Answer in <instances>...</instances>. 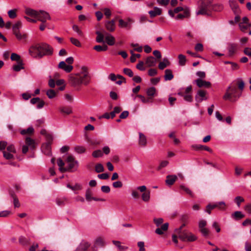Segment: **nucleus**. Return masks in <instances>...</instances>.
I'll list each match as a JSON object with an SVG mask.
<instances>
[{
    "label": "nucleus",
    "instance_id": "obj_1",
    "mask_svg": "<svg viewBox=\"0 0 251 251\" xmlns=\"http://www.w3.org/2000/svg\"><path fill=\"white\" fill-rule=\"evenodd\" d=\"M91 76L88 68L82 66L79 72L69 75L68 83L72 87L78 89L82 85H89L91 82Z\"/></svg>",
    "mask_w": 251,
    "mask_h": 251
},
{
    "label": "nucleus",
    "instance_id": "obj_2",
    "mask_svg": "<svg viewBox=\"0 0 251 251\" xmlns=\"http://www.w3.org/2000/svg\"><path fill=\"white\" fill-rule=\"evenodd\" d=\"M241 96V92L238 90L236 85L231 84L226 89L223 99L233 102L236 101Z\"/></svg>",
    "mask_w": 251,
    "mask_h": 251
},
{
    "label": "nucleus",
    "instance_id": "obj_3",
    "mask_svg": "<svg viewBox=\"0 0 251 251\" xmlns=\"http://www.w3.org/2000/svg\"><path fill=\"white\" fill-rule=\"evenodd\" d=\"M25 12L28 15L37 18V20L41 21L43 23H46L47 20L50 19L49 14L44 11L41 10L38 11L29 8H27L25 9Z\"/></svg>",
    "mask_w": 251,
    "mask_h": 251
},
{
    "label": "nucleus",
    "instance_id": "obj_4",
    "mask_svg": "<svg viewBox=\"0 0 251 251\" xmlns=\"http://www.w3.org/2000/svg\"><path fill=\"white\" fill-rule=\"evenodd\" d=\"M178 237L183 241L193 242L197 240V237L187 231H180V228H177L175 231Z\"/></svg>",
    "mask_w": 251,
    "mask_h": 251
},
{
    "label": "nucleus",
    "instance_id": "obj_5",
    "mask_svg": "<svg viewBox=\"0 0 251 251\" xmlns=\"http://www.w3.org/2000/svg\"><path fill=\"white\" fill-rule=\"evenodd\" d=\"M41 44H37L30 46L28 50L30 55L34 58H42L41 53Z\"/></svg>",
    "mask_w": 251,
    "mask_h": 251
},
{
    "label": "nucleus",
    "instance_id": "obj_6",
    "mask_svg": "<svg viewBox=\"0 0 251 251\" xmlns=\"http://www.w3.org/2000/svg\"><path fill=\"white\" fill-rule=\"evenodd\" d=\"M216 208H218L220 210H225L226 208V204L224 201L209 204L206 206L205 211L210 214H211V210Z\"/></svg>",
    "mask_w": 251,
    "mask_h": 251
},
{
    "label": "nucleus",
    "instance_id": "obj_7",
    "mask_svg": "<svg viewBox=\"0 0 251 251\" xmlns=\"http://www.w3.org/2000/svg\"><path fill=\"white\" fill-rule=\"evenodd\" d=\"M41 53L42 58L44 56L51 55L53 53V49L48 44L41 43Z\"/></svg>",
    "mask_w": 251,
    "mask_h": 251
},
{
    "label": "nucleus",
    "instance_id": "obj_8",
    "mask_svg": "<svg viewBox=\"0 0 251 251\" xmlns=\"http://www.w3.org/2000/svg\"><path fill=\"white\" fill-rule=\"evenodd\" d=\"M13 34L18 41L23 43H26L27 42L28 35L26 33L21 32L20 30L15 32Z\"/></svg>",
    "mask_w": 251,
    "mask_h": 251
},
{
    "label": "nucleus",
    "instance_id": "obj_9",
    "mask_svg": "<svg viewBox=\"0 0 251 251\" xmlns=\"http://www.w3.org/2000/svg\"><path fill=\"white\" fill-rule=\"evenodd\" d=\"M66 162L69 164L68 168H67V171H70L75 167L78 166L77 161L75 160V157L71 155L67 157Z\"/></svg>",
    "mask_w": 251,
    "mask_h": 251
},
{
    "label": "nucleus",
    "instance_id": "obj_10",
    "mask_svg": "<svg viewBox=\"0 0 251 251\" xmlns=\"http://www.w3.org/2000/svg\"><path fill=\"white\" fill-rule=\"evenodd\" d=\"M104 245L105 242L103 238L98 237L95 240L93 247H92L93 251H97V247H103Z\"/></svg>",
    "mask_w": 251,
    "mask_h": 251
},
{
    "label": "nucleus",
    "instance_id": "obj_11",
    "mask_svg": "<svg viewBox=\"0 0 251 251\" xmlns=\"http://www.w3.org/2000/svg\"><path fill=\"white\" fill-rule=\"evenodd\" d=\"M211 2L210 1L207 4L203 3L200 10L197 11V15H208V10L210 8Z\"/></svg>",
    "mask_w": 251,
    "mask_h": 251
},
{
    "label": "nucleus",
    "instance_id": "obj_12",
    "mask_svg": "<svg viewBox=\"0 0 251 251\" xmlns=\"http://www.w3.org/2000/svg\"><path fill=\"white\" fill-rule=\"evenodd\" d=\"M206 92L203 90H199L195 96V100L198 102H201L204 100H207L205 97Z\"/></svg>",
    "mask_w": 251,
    "mask_h": 251
},
{
    "label": "nucleus",
    "instance_id": "obj_13",
    "mask_svg": "<svg viewBox=\"0 0 251 251\" xmlns=\"http://www.w3.org/2000/svg\"><path fill=\"white\" fill-rule=\"evenodd\" d=\"M195 82L196 83L197 85L199 88L205 87V88H209L210 87L211 84L209 81H206L202 80V79L198 78L195 80Z\"/></svg>",
    "mask_w": 251,
    "mask_h": 251
},
{
    "label": "nucleus",
    "instance_id": "obj_14",
    "mask_svg": "<svg viewBox=\"0 0 251 251\" xmlns=\"http://www.w3.org/2000/svg\"><path fill=\"white\" fill-rule=\"evenodd\" d=\"M58 68L64 70L67 73L71 72L73 69V66L67 65L64 61H61L59 63Z\"/></svg>",
    "mask_w": 251,
    "mask_h": 251
},
{
    "label": "nucleus",
    "instance_id": "obj_15",
    "mask_svg": "<svg viewBox=\"0 0 251 251\" xmlns=\"http://www.w3.org/2000/svg\"><path fill=\"white\" fill-rule=\"evenodd\" d=\"M238 45L235 43H230L228 45L227 50L229 56H232L237 50Z\"/></svg>",
    "mask_w": 251,
    "mask_h": 251
},
{
    "label": "nucleus",
    "instance_id": "obj_16",
    "mask_svg": "<svg viewBox=\"0 0 251 251\" xmlns=\"http://www.w3.org/2000/svg\"><path fill=\"white\" fill-rule=\"evenodd\" d=\"M138 144L140 147H144L147 144V139L146 136L142 133H139Z\"/></svg>",
    "mask_w": 251,
    "mask_h": 251
},
{
    "label": "nucleus",
    "instance_id": "obj_17",
    "mask_svg": "<svg viewBox=\"0 0 251 251\" xmlns=\"http://www.w3.org/2000/svg\"><path fill=\"white\" fill-rule=\"evenodd\" d=\"M106 29L110 32H113L115 29V21L114 20L107 21L105 23Z\"/></svg>",
    "mask_w": 251,
    "mask_h": 251
},
{
    "label": "nucleus",
    "instance_id": "obj_18",
    "mask_svg": "<svg viewBox=\"0 0 251 251\" xmlns=\"http://www.w3.org/2000/svg\"><path fill=\"white\" fill-rule=\"evenodd\" d=\"M90 246V244L88 242L82 241L76 251H86Z\"/></svg>",
    "mask_w": 251,
    "mask_h": 251
},
{
    "label": "nucleus",
    "instance_id": "obj_19",
    "mask_svg": "<svg viewBox=\"0 0 251 251\" xmlns=\"http://www.w3.org/2000/svg\"><path fill=\"white\" fill-rule=\"evenodd\" d=\"M92 192L90 189H88L86 191L85 197L86 199L88 201H90L92 200L96 201H105L104 199H100V200H96V198L93 197L92 196Z\"/></svg>",
    "mask_w": 251,
    "mask_h": 251
},
{
    "label": "nucleus",
    "instance_id": "obj_20",
    "mask_svg": "<svg viewBox=\"0 0 251 251\" xmlns=\"http://www.w3.org/2000/svg\"><path fill=\"white\" fill-rule=\"evenodd\" d=\"M50 145V143H46L42 146V151L47 155L50 156L51 154Z\"/></svg>",
    "mask_w": 251,
    "mask_h": 251
},
{
    "label": "nucleus",
    "instance_id": "obj_21",
    "mask_svg": "<svg viewBox=\"0 0 251 251\" xmlns=\"http://www.w3.org/2000/svg\"><path fill=\"white\" fill-rule=\"evenodd\" d=\"M168 226L169 224L168 223H165L160 227L156 228L155 232L157 234L161 235L163 233V231H166L168 229Z\"/></svg>",
    "mask_w": 251,
    "mask_h": 251
},
{
    "label": "nucleus",
    "instance_id": "obj_22",
    "mask_svg": "<svg viewBox=\"0 0 251 251\" xmlns=\"http://www.w3.org/2000/svg\"><path fill=\"white\" fill-rule=\"evenodd\" d=\"M105 41L109 46H112L115 44V38L111 34L105 33Z\"/></svg>",
    "mask_w": 251,
    "mask_h": 251
},
{
    "label": "nucleus",
    "instance_id": "obj_23",
    "mask_svg": "<svg viewBox=\"0 0 251 251\" xmlns=\"http://www.w3.org/2000/svg\"><path fill=\"white\" fill-rule=\"evenodd\" d=\"M26 145L29 147L31 149H34L36 147L35 141L34 140L31 139L30 137H27L25 138Z\"/></svg>",
    "mask_w": 251,
    "mask_h": 251
},
{
    "label": "nucleus",
    "instance_id": "obj_24",
    "mask_svg": "<svg viewBox=\"0 0 251 251\" xmlns=\"http://www.w3.org/2000/svg\"><path fill=\"white\" fill-rule=\"evenodd\" d=\"M177 176L175 175H168L166 177V183L168 185H173L176 181Z\"/></svg>",
    "mask_w": 251,
    "mask_h": 251
},
{
    "label": "nucleus",
    "instance_id": "obj_25",
    "mask_svg": "<svg viewBox=\"0 0 251 251\" xmlns=\"http://www.w3.org/2000/svg\"><path fill=\"white\" fill-rule=\"evenodd\" d=\"M146 93L148 96L150 98H152V99L156 96L157 94L156 89L154 87H151L148 88L147 90Z\"/></svg>",
    "mask_w": 251,
    "mask_h": 251
},
{
    "label": "nucleus",
    "instance_id": "obj_26",
    "mask_svg": "<svg viewBox=\"0 0 251 251\" xmlns=\"http://www.w3.org/2000/svg\"><path fill=\"white\" fill-rule=\"evenodd\" d=\"M130 22H131V20L129 19H128L127 22L125 21L122 19H120L119 20V26L121 28L128 27V28H130Z\"/></svg>",
    "mask_w": 251,
    "mask_h": 251
},
{
    "label": "nucleus",
    "instance_id": "obj_27",
    "mask_svg": "<svg viewBox=\"0 0 251 251\" xmlns=\"http://www.w3.org/2000/svg\"><path fill=\"white\" fill-rule=\"evenodd\" d=\"M190 16L189 10L188 8H185L183 14H179L176 17V19L180 20L184 18H187Z\"/></svg>",
    "mask_w": 251,
    "mask_h": 251
},
{
    "label": "nucleus",
    "instance_id": "obj_28",
    "mask_svg": "<svg viewBox=\"0 0 251 251\" xmlns=\"http://www.w3.org/2000/svg\"><path fill=\"white\" fill-rule=\"evenodd\" d=\"M192 147L193 149L196 150H204L210 152H212V150L210 148L206 146H203L201 145H192Z\"/></svg>",
    "mask_w": 251,
    "mask_h": 251
},
{
    "label": "nucleus",
    "instance_id": "obj_29",
    "mask_svg": "<svg viewBox=\"0 0 251 251\" xmlns=\"http://www.w3.org/2000/svg\"><path fill=\"white\" fill-rule=\"evenodd\" d=\"M10 195L13 199V204L15 207H19L20 203L19 200L14 192H10Z\"/></svg>",
    "mask_w": 251,
    "mask_h": 251
},
{
    "label": "nucleus",
    "instance_id": "obj_30",
    "mask_svg": "<svg viewBox=\"0 0 251 251\" xmlns=\"http://www.w3.org/2000/svg\"><path fill=\"white\" fill-rule=\"evenodd\" d=\"M149 13L151 17H154L157 15H160L161 14V9L158 7H154L153 10H151Z\"/></svg>",
    "mask_w": 251,
    "mask_h": 251
},
{
    "label": "nucleus",
    "instance_id": "obj_31",
    "mask_svg": "<svg viewBox=\"0 0 251 251\" xmlns=\"http://www.w3.org/2000/svg\"><path fill=\"white\" fill-rule=\"evenodd\" d=\"M174 77L172 70L167 69L165 71L164 79L166 81L171 80Z\"/></svg>",
    "mask_w": 251,
    "mask_h": 251
},
{
    "label": "nucleus",
    "instance_id": "obj_32",
    "mask_svg": "<svg viewBox=\"0 0 251 251\" xmlns=\"http://www.w3.org/2000/svg\"><path fill=\"white\" fill-rule=\"evenodd\" d=\"M156 62V60L153 57L149 56L146 59V64L149 67H152L155 65Z\"/></svg>",
    "mask_w": 251,
    "mask_h": 251
},
{
    "label": "nucleus",
    "instance_id": "obj_33",
    "mask_svg": "<svg viewBox=\"0 0 251 251\" xmlns=\"http://www.w3.org/2000/svg\"><path fill=\"white\" fill-rule=\"evenodd\" d=\"M170 63L167 58H164L162 62H160L158 65V68L160 70H163L170 65Z\"/></svg>",
    "mask_w": 251,
    "mask_h": 251
},
{
    "label": "nucleus",
    "instance_id": "obj_34",
    "mask_svg": "<svg viewBox=\"0 0 251 251\" xmlns=\"http://www.w3.org/2000/svg\"><path fill=\"white\" fill-rule=\"evenodd\" d=\"M232 217L235 220H240L243 218L245 217V215L242 213L241 211H235L232 215Z\"/></svg>",
    "mask_w": 251,
    "mask_h": 251
},
{
    "label": "nucleus",
    "instance_id": "obj_35",
    "mask_svg": "<svg viewBox=\"0 0 251 251\" xmlns=\"http://www.w3.org/2000/svg\"><path fill=\"white\" fill-rule=\"evenodd\" d=\"M94 49L98 52L104 51L107 50L108 47L105 44L103 46L96 45L94 47Z\"/></svg>",
    "mask_w": 251,
    "mask_h": 251
},
{
    "label": "nucleus",
    "instance_id": "obj_36",
    "mask_svg": "<svg viewBox=\"0 0 251 251\" xmlns=\"http://www.w3.org/2000/svg\"><path fill=\"white\" fill-rule=\"evenodd\" d=\"M57 164L59 167V170L61 172H65L67 171V169L64 168L63 166H64V162L61 158H58L57 159Z\"/></svg>",
    "mask_w": 251,
    "mask_h": 251
},
{
    "label": "nucleus",
    "instance_id": "obj_37",
    "mask_svg": "<svg viewBox=\"0 0 251 251\" xmlns=\"http://www.w3.org/2000/svg\"><path fill=\"white\" fill-rule=\"evenodd\" d=\"M59 110L61 112L66 114L67 115H69L72 113L71 108L68 106L60 107Z\"/></svg>",
    "mask_w": 251,
    "mask_h": 251
},
{
    "label": "nucleus",
    "instance_id": "obj_38",
    "mask_svg": "<svg viewBox=\"0 0 251 251\" xmlns=\"http://www.w3.org/2000/svg\"><path fill=\"white\" fill-rule=\"evenodd\" d=\"M137 97L140 98L142 102L144 103H149L152 102V98L148 97L146 98L144 96L141 95H138Z\"/></svg>",
    "mask_w": 251,
    "mask_h": 251
},
{
    "label": "nucleus",
    "instance_id": "obj_39",
    "mask_svg": "<svg viewBox=\"0 0 251 251\" xmlns=\"http://www.w3.org/2000/svg\"><path fill=\"white\" fill-rule=\"evenodd\" d=\"M96 34L97 35L96 39V42L98 43L103 42L104 35L99 31H97Z\"/></svg>",
    "mask_w": 251,
    "mask_h": 251
},
{
    "label": "nucleus",
    "instance_id": "obj_40",
    "mask_svg": "<svg viewBox=\"0 0 251 251\" xmlns=\"http://www.w3.org/2000/svg\"><path fill=\"white\" fill-rule=\"evenodd\" d=\"M178 63H179V65L182 66H184L185 65L186 61V59L185 56L183 54H180L178 55Z\"/></svg>",
    "mask_w": 251,
    "mask_h": 251
},
{
    "label": "nucleus",
    "instance_id": "obj_41",
    "mask_svg": "<svg viewBox=\"0 0 251 251\" xmlns=\"http://www.w3.org/2000/svg\"><path fill=\"white\" fill-rule=\"evenodd\" d=\"M142 199L145 202H148L150 200V191L149 190L145 192L142 195Z\"/></svg>",
    "mask_w": 251,
    "mask_h": 251
},
{
    "label": "nucleus",
    "instance_id": "obj_42",
    "mask_svg": "<svg viewBox=\"0 0 251 251\" xmlns=\"http://www.w3.org/2000/svg\"><path fill=\"white\" fill-rule=\"evenodd\" d=\"M122 108L119 106H116L114 108L113 111L110 112L111 118L113 119L115 117L116 114H118L122 111Z\"/></svg>",
    "mask_w": 251,
    "mask_h": 251
},
{
    "label": "nucleus",
    "instance_id": "obj_43",
    "mask_svg": "<svg viewBox=\"0 0 251 251\" xmlns=\"http://www.w3.org/2000/svg\"><path fill=\"white\" fill-rule=\"evenodd\" d=\"M22 27V23L21 21H18L16 22L12 27L13 32H17L20 31V29Z\"/></svg>",
    "mask_w": 251,
    "mask_h": 251
},
{
    "label": "nucleus",
    "instance_id": "obj_44",
    "mask_svg": "<svg viewBox=\"0 0 251 251\" xmlns=\"http://www.w3.org/2000/svg\"><path fill=\"white\" fill-rule=\"evenodd\" d=\"M75 151L77 153H83L86 151V149L83 146H76L74 148Z\"/></svg>",
    "mask_w": 251,
    "mask_h": 251
},
{
    "label": "nucleus",
    "instance_id": "obj_45",
    "mask_svg": "<svg viewBox=\"0 0 251 251\" xmlns=\"http://www.w3.org/2000/svg\"><path fill=\"white\" fill-rule=\"evenodd\" d=\"M56 202L59 206L64 205L67 202V199L65 198H57L56 200Z\"/></svg>",
    "mask_w": 251,
    "mask_h": 251
},
{
    "label": "nucleus",
    "instance_id": "obj_46",
    "mask_svg": "<svg viewBox=\"0 0 251 251\" xmlns=\"http://www.w3.org/2000/svg\"><path fill=\"white\" fill-rule=\"evenodd\" d=\"M234 202L236 203L237 206L239 207L241 203L243 202L245 200L241 196H237L234 199Z\"/></svg>",
    "mask_w": 251,
    "mask_h": 251
},
{
    "label": "nucleus",
    "instance_id": "obj_47",
    "mask_svg": "<svg viewBox=\"0 0 251 251\" xmlns=\"http://www.w3.org/2000/svg\"><path fill=\"white\" fill-rule=\"evenodd\" d=\"M24 67H23V64L22 61H20L18 62V64L14 65L13 66V69L14 71L16 72H19L21 70L23 69Z\"/></svg>",
    "mask_w": 251,
    "mask_h": 251
},
{
    "label": "nucleus",
    "instance_id": "obj_48",
    "mask_svg": "<svg viewBox=\"0 0 251 251\" xmlns=\"http://www.w3.org/2000/svg\"><path fill=\"white\" fill-rule=\"evenodd\" d=\"M70 41L75 46L77 47H80L81 46V44L80 42L76 38L71 37L70 38Z\"/></svg>",
    "mask_w": 251,
    "mask_h": 251
},
{
    "label": "nucleus",
    "instance_id": "obj_49",
    "mask_svg": "<svg viewBox=\"0 0 251 251\" xmlns=\"http://www.w3.org/2000/svg\"><path fill=\"white\" fill-rule=\"evenodd\" d=\"M112 242L118 248L119 250L121 251H123L126 249V247L121 245V242L120 241L113 240Z\"/></svg>",
    "mask_w": 251,
    "mask_h": 251
},
{
    "label": "nucleus",
    "instance_id": "obj_50",
    "mask_svg": "<svg viewBox=\"0 0 251 251\" xmlns=\"http://www.w3.org/2000/svg\"><path fill=\"white\" fill-rule=\"evenodd\" d=\"M95 171L97 173H101L104 171V167L100 163L97 164L95 166Z\"/></svg>",
    "mask_w": 251,
    "mask_h": 251
},
{
    "label": "nucleus",
    "instance_id": "obj_51",
    "mask_svg": "<svg viewBox=\"0 0 251 251\" xmlns=\"http://www.w3.org/2000/svg\"><path fill=\"white\" fill-rule=\"evenodd\" d=\"M251 26V25L250 24H245L244 23H240L239 27L242 31H245L247 29H248Z\"/></svg>",
    "mask_w": 251,
    "mask_h": 251
},
{
    "label": "nucleus",
    "instance_id": "obj_52",
    "mask_svg": "<svg viewBox=\"0 0 251 251\" xmlns=\"http://www.w3.org/2000/svg\"><path fill=\"white\" fill-rule=\"evenodd\" d=\"M102 155L103 153L100 150L95 151L92 153V156L95 158L101 157L102 156Z\"/></svg>",
    "mask_w": 251,
    "mask_h": 251
},
{
    "label": "nucleus",
    "instance_id": "obj_53",
    "mask_svg": "<svg viewBox=\"0 0 251 251\" xmlns=\"http://www.w3.org/2000/svg\"><path fill=\"white\" fill-rule=\"evenodd\" d=\"M11 59L13 61H17L18 62L20 61H22L21 60L20 56L16 53H12L11 54Z\"/></svg>",
    "mask_w": 251,
    "mask_h": 251
},
{
    "label": "nucleus",
    "instance_id": "obj_54",
    "mask_svg": "<svg viewBox=\"0 0 251 251\" xmlns=\"http://www.w3.org/2000/svg\"><path fill=\"white\" fill-rule=\"evenodd\" d=\"M237 85L239 89L240 90L239 92H241L244 88L245 83L244 82L242 79H238L237 81Z\"/></svg>",
    "mask_w": 251,
    "mask_h": 251
},
{
    "label": "nucleus",
    "instance_id": "obj_55",
    "mask_svg": "<svg viewBox=\"0 0 251 251\" xmlns=\"http://www.w3.org/2000/svg\"><path fill=\"white\" fill-rule=\"evenodd\" d=\"M3 154L4 157L6 159H11L14 158L13 155L11 152L6 151H3Z\"/></svg>",
    "mask_w": 251,
    "mask_h": 251
},
{
    "label": "nucleus",
    "instance_id": "obj_56",
    "mask_svg": "<svg viewBox=\"0 0 251 251\" xmlns=\"http://www.w3.org/2000/svg\"><path fill=\"white\" fill-rule=\"evenodd\" d=\"M47 95L50 99H52L56 96L55 92L52 89H50L47 92Z\"/></svg>",
    "mask_w": 251,
    "mask_h": 251
},
{
    "label": "nucleus",
    "instance_id": "obj_57",
    "mask_svg": "<svg viewBox=\"0 0 251 251\" xmlns=\"http://www.w3.org/2000/svg\"><path fill=\"white\" fill-rule=\"evenodd\" d=\"M16 9H12L8 11V14L9 17L11 19H14L16 17L17 14H16Z\"/></svg>",
    "mask_w": 251,
    "mask_h": 251
},
{
    "label": "nucleus",
    "instance_id": "obj_58",
    "mask_svg": "<svg viewBox=\"0 0 251 251\" xmlns=\"http://www.w3.org/2000/svg\"><path fill=\"white\" fill-rule=\"evenodd\" d=\"M124 74L129 77L133 76V73L131 69L128 68H125L123 70Z\"/></svg>",
    "mask_w": 251,
    "mask_h": 251
},
{
    "label": "nucleus",
    "instance_id": "obj_59",
    "mask_svg": "<svg viewBox=\"0 0 251 251\" xmlns=\"http://www.w3.org/2000/svg\"><path fill=\"white\" fill-rule=\"evenodd\" d=\"M180 188L192 197H194V195L192 191L188 188L185 187V186L181 185L180 186Z\"/></svg>",
    "mask_w": 251,
    "mask_h": 251
},
{
    "label": "nucleus",
    "instance_id": "obj_60",
    "mask_svg": "<svg viewBox=\"0 0 251 251\" xmlns=\"http://www.w3.org/2000/svg\"><path fill=\"white\" fill-rule=\"evenodd\" d=\"M73 29L78 34V35H79L81 37L83 36V32L81 31V30H80V29L79 28V27L77 25H74L73 26Z\"/></svg>",
    "mask_w": 251,
    "mask_h": 251
},
{
    "label": "nucleus",
    "instance_id": "obj_61",
    "mask_svg": "<svg viewBox=\"0 0 251 251\" xmlns=\"http://www.w3.org/2000/svg\"><path fill=\"white\" fill-rule=\"evenodd\" d=\"M131 46L133 47H135L134 50L141 52L142 51L143 48L141 46H139L138 44H131Z\"/></svg>",
    "mask_w": 251,
    "mask_h": 251
},
{
    "label": "nucleus",
    "instance_id": "obj_62",
    "mask_svg": "<svg viewBox=\"0 0 251 251\" xmlns=\"http://www.w3.org/2000/svg\"><path fill=\"white\" fill-rule=\"evenodd\" d=\"M169 164V162L167 160L162 161L160 162L159 166L158 167L157 170H160L163 168L166 167Z\"/></svg>",
    "mask_w": 251,
    "mask_h": 251
},
{
    "label": "nucleus",
    "instance_id": "obj_63",
    "mask_svg": "<svg viewBox=\"0 0 251 251\" xmlns=\"http://www.w3.org/2000/svg\"><path fill=\"white\" fill-rule=\"evenodd\" d=\"M153 222L157 226H159L163 222L162 218H154Z\"/></svg>",
    "mask_w": 251,
    "mask_h": 251
},
{
    "label": "nucleus",
    "instance_id": "obj_64",
    "mask_svg": "<svg viewBox=\"0 0 251 251\" xmlns=\"http://www.w3.org/2000/svg\"><path fill=\"white\" fill-rule=\"evenodd\" d=\"M200 230V231L201 232V233H202V234L204 236L207 237L209 235V230L208 228L205 227V228H201Z\"/></svg>",
    "mask_w": 251,
    "mask_h": 251
}]
</instances>
